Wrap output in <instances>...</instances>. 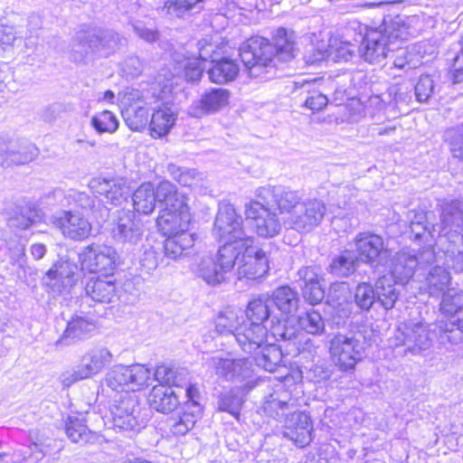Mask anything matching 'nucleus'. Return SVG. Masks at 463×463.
I'll list each match as a JSON object with an SVG mask.
<instances>
[{
    "label": "nucleus",
    "mask_w": 463,
    "mask_h": 463,
    "mask_svg": "<svg viewBox=\"0 0 463 463\" xmlns=\"http://www.w3.org/2000/svg\"><path fill=\"white\" fill-rule=\"evenodd\" d=\"M408 27L400 16L384 20L379 28L365 32L358 52L360 57L371 64L383 62L397 47V43L406 40Z\"/></svg>",
    "instance_id": "nucleus-1"
},
{
    "label": "nucleus",
    "mask_w": 463,
    "mask_h": 463,
    "mask_svg": "<svg viewBox=\"0 0 463 463\" xmlns=\"http://www.w3.org/2000/svg\"><path fill=\"white\" fill-rule=\"evenodd\" d=\"M125 40L113 30L87 27L78 31L71 43V59L83 62L88 56L108 57L123 45Z\"/></svg>",
    "instance_id": "nucleus-2"
},
{
    "label": "nucleus",
    "mask_w": 463,
    "mask_h": 463,
    "mask_svg": "<svg viewBox=\"0 0 463 463\" xmlns=\"http://www.w3.org/2000/svg\"><path fill=\"white\" fill-rule=\"evenodd\" d=\"M366 347L365 336L361 331L338 333L330 340L329 353L334 364L341 371L348 372L363 360Z\"/></svg>",
    "instance_id": "nucleus-3"
},
{
    "label": "nucleus",
    "mask_w": 463,
    "mask_h": 463,
    "mask_svg": "<svg viewBox=\"0 0 463 463\" xmlns=\"http://www.w3.org/2000/svg\"><path fill=\"white\" fill-rule=\"evenodd\" d=\"M151 374L142 364H118L107 373L105 383L115 394L135 393L148 384Z\"/></svg>",
    "instance_id": "nucleus-4"
},
{
    "label": "nucleus",
    "mask_w": 463,
    "mask_h": 463,
    "mask_svg": "<svg viewBox=\"0 0 463 463\" xmlns=\"http://www.w3.org/2000/svg\"><path fill=\"white\" fill-rule=\"evenodd\" d=\"M109 420L121 431H137L144 421L139 417V404L135 393L114 394L109 402Z\"/></svg>",
    "instance_id": "nucleus-5"
},
{
    "label": "nucleus",
    "mask_w": 463,
    "mask_h": 463,
    "mask_svg": "<svg viewBox=\"0 0 463 463\" xmlns=\"http://www.w3.org/2000/svg\"><path fill=\"white\" fill-rule=\"evenodd\" d=\"M432 333L430 326L422 322L405 323L397 327L393 335L389 339L392 347H403V354H420L427 350L432 344Z\"/></svg>",
    "instance_id": "nucleus-6"
},
{
    "label": "nucleus",
    "mask_w": 463,
    "mask_h": 463,
    "mask_svg": "<svg viewBox=\"0 0 463 463\" xmlns=\"http://www.w3.org/2000/svg\"><path fill=\"white\" fill-rule=\"evenodd\" d=\"M210 365L218 376L235 383H241L243 392H248L256 386V379L251 363L247 359H235L230 356L215 355L211 357Z\"/></svg>",
    "instance_id": "nucleus-7"
},
{
    "label": "nucleus",
    "mask_w": 463,
    "mask_h": 463,
    "mask_svg": "<svg viewBox=\"0 0 463 463\" xmlns=\"http://www.w3.org/2000/svg\"><path fill=\"white\" fill-rule=\"evenodd\" d=\"M356 258L360 263H365L372 268L377 269L385 265L391 257V250L384 243L382 236L370 232H359L354 239Z\"/></svg>",
    "instance_id": "nucleus-8"
},
{
    "label": "nucleus",
    "mask_w": 463,
    "mask_h": 463,
    "mask_svg": "<svg viewBox=\"0 0 463 463\" xmlns=\"http://www.w3.org/2000/svg\"><path fill=\"white\" fill-rule=\"evenodd\" d=\"M240 57L250 76L256 78L260 76L272 61L274 48L267 39L253 37L240 47Z\"/></svg>",
    "instance_id": "nucleus-9"
},
{
    "label": "nucleus",
    "mask_w": 463,
    "mask_h": 463,
    "mask_svg": "<svg viewBox=\"0 0 463 463\" xmlns=\"http://www.w3.org/2000/svg\"><path fill=\"white\" fill-rule=\"evenodd\" d=\"M326 212L322 200H302L292 214L283 217L284 224L298 232H309L321 223Z\"/></svg>",
    "instance_id": "nucleus-10"
},
{
    "label": "nucleus",
    "mask_w": 463,
    "mask_h": 463,
    "mask_svg": "<svg viewBox=\"0 0 463 463\" xmlns=\"http://www.w3.org/2000/svg\"><path fill=\"white\" fill-rule=\"evenodd\" d=\"M254 238L246 240L244 251L236 269L238 279L256 280L269 271V258L266 251L254 243Z\"/></svg>",
    "instance_id": "nucleus-11"
},
{
    "label": "nucleus",
    "mask_w": 463,
    "mask_h": 463,
    "mask_svg": "<svg viewBox=\"0 0 463 463\" xmlns=\"http://www.w3.org/2000/svg\"><path fill=\"white\" fill-rule=\"evenodd\" d=\"M241 223V217L237 214L235 208L230 203H223L220 205L215 217L213 235L220 242L227 241L246 242V240L253 237L246 234Z\"/></svg>",
    "instance_id": "nucleus-12"
},
{
    "label": "nucleus",
    "mask_w": 463,
    "mask_h": 463,
    "mask_svg": "<svg viewBox=\"0 0 463 463\" xmlns=\"http://www.w3.org/2000/svg\"><path fill=\"white\" fill-rule=\"evenodd\" d=\"M256 195L267 205L277 208L284 217L292 214L303 200L300 191L284 185L260 187Z\"/></svg>",
    "instance_id": "nucleus-13"
},
{
    "label": "nucleus",
    "mask_w": 463,
    "mask_h": 463,
    "mask_svg": "<svg viewBox=\"0 0 463 463\" xmlns=\"http://www.w3.org/2000/svg\"><path fill=\"white\" fill-rule=\"evenodd\" d=\"M268 206L259 201H250L245 204L246 222L263 238H272L281 230L277 214L271 213Z\"/></svg>",
    "instance_id": "nucleus-14"
},
{
    "label": "nucleus",
    "mask_w": 463,
    "mask_h": 463,
    "mask_svg": "<svg viewBox=\"0 0 463 463\" xmlns=\"http://www.w3.org/2000/svg\"><path fill=\"white\" fill-rule=\"evenodd\" d=\"M38 154L36 146L28 140L0 137V166L26 165L33 161Z\"/></svg>",
    "instance_id": "nucleus-15"
},
{
    "label": "nucleus",
    "mask_w": 463,
    "mask_h": 463,
    "mask_svg": "<svg viewBox=\"0 0 463 463\" xmlns=\"http://www.w3.org/2000/svg\"><path fill=\"white\" fill-rule=\"evenodd\" d=\"M113 360V354L106 347H98L87 352L80 360V364L70 376L63 379L67 386L71 383L92 377L99 373Z\"/></svg>",
    "instance_id": "nucleus-16"
},
{
    "label": "nucleus",
    "mask_w": 463,
    "mask_h": 463,
    "mask_svg": "<svg viewBox=\"0 0 463 463\" xmlns=\"http://www.w3.org/2000/svg\"><path fill=\"white\" fill-rule=\"evenodd\" d=\"M313 424L309 414L293 411L284 419L282 435L299 448H305L313 439Z\"/></svg>",
    "instance_id": "nucleus-17"
},
{
    "label": "nucleus",
    "mask_w": 463,
    "mask_h": 463,
    "mask_svg": "<svg viewBox=\"0 0 463 463\" xmlns=\"http://www.w3.org/2000/svg\"><path fill=\"white\" fill-rule=\"evenodd\" d=\"M83 269L91 273H110L114 270L117 252L106 245H92L84 249L80 256Z\"/></svg>",
    "instance_id": "nucleus-18"
},
{
    "label": "nucleus",
    "mask_w": 463,
    "mask_h": 463,
    "mask_svg": "<svg viewBox=\"0 0 463 463\" xmlns=\"http://www.w3.org/2000/svg\"><path fill=\"white\" fill-rule=\"evenodd\" d=\"M52 224L71 240L82 241L89 237L91 224L82 214L72 211H61L52 218Z\"/></svg>",
    "instance_id": "nucleus-19"
},
{
    "label": "nucleus",
    "mask_w": 463,
    "mask_h": 463,
    "mask_svg": "<svg viewBox=\"0 0 463 463\" xmlns=\"http://www.w3.org/2000/svg\"><path fill=\"white\" fill-rule=\"evenodd\" d=\"M150 112L138 90L125 95L122 117L126 125L133 131H142L150 122Z\"/></svg>",
    "instance_id": "nucleus-20"
},
{
    "label": "nucleus",
    "mask_w": 463,
    "mask_h": 463,
    "mask_svg": "<svg viewBox=\"0 0 463 463\" xmlns=\"http://www.w3.org/2000/svg\"><path fill=\"white\" fill-rule=\"evenodd\" d=\"M190 222V209L188 205H184L163 209L156 219V225L164 236H170L188 232Z\"/></svg>",
    "instance_id": "nucleus-21"
},
{
    "label": "nucleus",
    "mask_w": 463,
    "mask_h": 463,
    "mask_svg": "<svg viewBox=\"0 0 463 463\" xmlns=\"http://www.w3.org/2000/svg\"><path fill=\"white\" fill-rule=\"evenodd\" d=\"M231 92L222 88H211L202 94L200 99L192 103L188 113L194 118L213 114L225 108L230 101Z\"/></svg>",
    "instance_id": "nucleus-22"
},
{
    "label": "nucleus",
    "mask_w": 463,
    "mask_h": 463,
    "mask_svg": "<svg viewBox=\"0 0 463 463\" xmlns=\"http://www.w3.org/2000/svg\"><path fill=\"white\" fill-rule=\"evenodd\" d=\"M111 234L113 239L120 243L137 245L143 239L144 225L134 213L121 212Z\"/></svg>",
    "instance_id": "nucleus-23"
},
{
    "label": "nucleus",
    "mask_w": 463,
    "mask_h": 463,
    "mask_svg": "<svg viewBox=\"0 0 463 463\" xmlns=\"http://www.w3.org/2000/svg\"><path fill=\"white\" fill-rule=\"evenodd\" d=\"M89 187L93 193L104 196L106 203L116 206L125 202L130 194L128 183L122 178L96 177L90 181Z\"/></svg>",
    "instance_id": "nucleus-24"
},
{
    "label": "nucleus",
    "mask_w": 463,
    "mask_h": 463,
    "mask_svg": "<svg viewBox=\"0 0 463 463\" xmlns=\"http://www.w3.org/2000/svg\"><path fill=\"white\" fill-rule=\"evenodd\" d=\"M267 334V326L262 323L250 322L243 318L234 339L243 352L252 354L264 345Z\"/></svg>",
    "instance_id": "nucleus-25"
},
{
    "label": "nucleus",
    "mask_w": 463,
    "mask_h": 463,
    "mask_svg": "<svg viewBox=\"0 0 463 463\" xmlns=\"http://www.w3.org/2000/svg\"><path fill=\"white\" fill-rule=\"evenodd\" d=\"M297 282L301 288L303 298L310 305H317L325 298V289L320 284L317 268L313 266L302 267L297 273Z\"/></svg>",
    "instance_id": "nucleus-26"
},
{
    "label": "nucleus",
    "mask_w": 463,
    "mask_h": 463,
    "mask_svg": "<svg viewBox=\"0 0 463 463\" xmlns=\"http://www.w3.org/2000/svg\"><path fill=\"white\" fill-rule=\"evenodd\" d=\"M96 328V322L92 317L74 315L68 321L57 345H69L89 337Z\"/></svg>",
    "instance_id": "nucleus-27"
},
{
    "label": "nucleus",
    "mask_w": 463,
    "mask_h": 463,
    "mask_svg": "<svg viewBox=\"0 0 463 463\" xmlns=\"http://www.w3.org/2000/svg\"><path fill=\"white\" fill-rule=\"evenodd\" d=\"M78 268L69 261H59L48 270L47 278L54 291L69 292L78 280Z\"/></svg>",
    "instance_id": "nucleus-28"
},
{
    "label": "nucleus",
    "mask_w": 463,
    "mask_h": 463,
    "mask_svg": "<svg viewBox=\"0 0 463 463\" xmlns=\"http://www.w3.org/2000/svg\"><path fill=\"white\" fill-rule=\"evenodd\" d=\"M441 208V225L444 235L453 232L463 241V199L446 202Z\"/></svg>",
    "instance_id": "nucleus-29"
},
{
    "label": "nucleus",
    "mask_w": 463,
    "mask_h": 463,
    "mask_svg": "<svg viewBox=\"0 0 463 463\" xmlns=\"http://www.w3.org/2000/svg\"><path fill=\"white\" fill-rule=\"evenodd\" d=\"M417 268L414 250H401L391 258L390 272L395 283L407 284Z\"/></svg>",
    "instance_id": "nucleus-30"
},
{
    "label": "nucleus",
    "mask_w": 463,
    "mask_h": 463,
    "mask_svg": "<svg viewBox=\"0 0 463 463\" xmlns=\"http://www.w3.org/2000/svg\"><path fill=\"white\" fill-rule=\"evenodd\" d=\"M86 297L99 304H110L118 300L114 280L108 277H92L85 286Z\"/></svg>",
    "instance_id": "nucleus-31"
},
{
    "label": "nucleus",
    "mask_w": 463,
    "mask_h": 463,
    "mask_svg": "<svg viewBox=\"0 0 463 463\" xmlns=\"http://www.w3.org/2000/svg\"><path fill=\"white\" fill-rule=\"evenodd\" d=\"M148 402L152 409L162 413L173 411L180 403L178 395L172 387L164 384L152 388L148 395Z\"/></svg>",
    "instance_id": "nucleus-32"
},
{
    "label": "nucleus",
    "mask_w": 463,
    "mask_h": 463,
    "mask_svg": "<svg viewBox=\"0 0 463 463\" xmlns=\"http://www.w3.org/2000/svg\"><path fill=\"white\" fill-rule=\"evenodd\" d=\"M223 244L219 248L216 255V261L219 268L227 274L231 272L235 266H239V261L244 251V242L240 241H222Z\"/></svg>",
    "instance_id": "nucleus-33"
},
{
    "label": "nucleus",
    "mask_w": 463,
    "mask_h": 463,
    "mask_svg": "<svg viewBox=\"0 0 463 463\" xmlns=\"http://www.w3.org/2000/svg\"><path fill=\"white\" fill-rule=\"evenodd\" d=\"M176 121V113L168 106L156 109L150 116L149 128L155 138L167 135Z\"/></svg>",
    "instance_id": "nucleus-34"
},
{
    "label": "nucleus",
    "mask_w": 463,
    "mask_h": 463,
    "mask_svg": "<svg viewBox=\"0 0 463 463\" xmlns=\"http://www.w3.org/2000/svg\"><path fill=\"white\" fill-rule=\"evenodd\" d=\"M295 33L285 28H278L273 35L274 56L282 61L292 60L297 53Z\"/></svg>",
    "instance_id": "nucleus-35"
},
{
    "label": "nucleus",
    "mask_w": 463,
    "mask_h": 463,
    "mask_svg": "<svg viewBox=\"0 0 463 463\" xmlns=\"http://www.w3.org/2000/svg\"><path fill=\"white\" fill-rule=\"evenodd\" d=\"M360 264L355 253L346 250L332 259L327 271L337 278H348L356 271Z\"/></svg>",
    "instance_id": "nucleus-36"
},
{
    "label": "nucleus",
    "mask_w": 463,
    "mask_h": 463,
    "mask_svg": "<svg viewBox=\"0 0 463 463\" xmlns=\"http://www.w3.org/2000/svg\"><path fill=\"white\" fill-rule=\"evenodd\" d=\"M53 197L61 206L75 205L81 209L91 210L95 204L94 197L85 192H80L75 189H55Z\"/></svg>",
    "instance_id": "nucleus-37"
},
{
    "label": "nucleus",
    "mask_w": 463,
    "mask_h": 463,
    "mask_svg": "<svg viewBox=\"0 0 463 463\" xmlns=\"http://www.w3.org/2000/svg\"><path fill=\"white\" fill-rule=\"evenodd\" d=\"M134 209L142 214L148 215L156 208V195L152 183H143L132 194Z\"/></svg>",
    "instance_id": "nucleus-38"
},
{
    "label": "nucleus",
    "mask_w": 463,
    "mask_h": 463,
    "mask_svg": "<svg viewBox=\"0 0 463 463\" xmlns=\"http://www.w3.org/2000/svg\"><path fill=\"white\" fill-rule=\"evenodd\" d=\"M270 303L283 314H293L298 308V293L289 286L279 287L273 291Z\"/></svg>",
    "instance_id": "nucleus-39"
},
{
    "label": "nucleus",
    "mask_w": 463,
    "mask_h": 463,
    "mask_svg": "<svg viewBox=\"0 0 463 463\" xmlns=\"http://www.w3.org/2000/svg\"><path fill=\"white\" fill-rule=\"evenodd\" d=\"M155 379L165 386L182 387L186 385L189 373L186 369L172 365H158L154 373Z\"/></svg>",
    "instance_id": "nucleus-40"
},
{
    "label": "nucleus",
    "mask_w": 463,
    "mask_h": 463,
    "mask_svg": "<svg viewBox=\"0 0 463 463\" xmlns=\"http://www.w3.org/2000/svg\"><path fill=\"white\" fill-rule=\"evenodd\" d=\"M164 249L166 257L176 260L177 258L185 255L194 244V234L189 232H183L177 235L165 236Z\"/></svg>",
    "instance_id": "nucleus-41"
},
{
    "label": "nucleus",
    "mask_w": 463,
    "mask_h": 463,
    "mask_svg": "<svg viewBox=\"0 0 463 463\" xmlns=\"http://www.w3.org/2000/svg\"><path fill=\"white\" fill-rule=\"evenodd\" d=\"M213 66L208 69V76L212 82L223 84L233 80L239 72V66L231 59H222L213 62Z\"/></svg>",
    "instance_id": "nucleus-42"
},
{
    "label": "nucleus",
    "mask_w": 463,
    "mask_h": 463,
    "mask_svg": "<svg viewBox=\"0 0 463 463\" xmlns=\"http://www.w3.org/2000/svg\"><path fill=\"white\" fill-rule=\"evenodd\" d=\"M155 191L156 200L158 202H164L165 208H176L188 205L186 196L179 193L176 186L170 181H161Z\"/></svg>",
    "instance_id": "nucleus-43"
},
{
    "label": "nucleus",
    "mask_w": 463,
    "mask_h": 463,
    "mask_svg": "<svg viewBox=\"0 0 463 463\" xmlns=\"http://www.w3.org/2000/svg\"><path fill=\"white\" fill-rule=\"evenodd\" d=\"M194 273L208 285L216 286L225 280V273L211 257L203 258L197 264Z\"/></svg>",
    "instance_id": "nucleus-44"
},
{
    "label": "nucleus",
    "mask_w": 463,
    "mask_h": 463,
    "mask_svg": "<svg viewBox=\"0 0 463 463\" xmlns=\"http://www.w3.org/2000/svg\"><path fill=\"white\" fill-rule=\"evenodd\" d=\"M251 354L254 355L256 364L268 372L276 371L282 362V352L276 345H262L261 348Z\"/></svg>",
    "instance_id": "nucleus-45"
},
{
    "label": "nucleus",
    "mask_w": 463,
    "mask_h": 463,
    "mask_svg": "<svg viewBox=\"0 0 463 463\" xmlns=\"http://www.w3.org/2000/svg\"><path fill=\"white\" fill-rule=\"evenodd\" d=\"M428 292L430 297H439L446 293L450 282V275L447 269L439 265L430 269L426 278Z\"/></svg>",
    "instance_id": "nucleus-46"
},
{
    "label": "nucleus",
    "mask_w": 463,
    "mask_h": 463,
    "mask_svg": "<svg viewBox=\"0 0 463 463\" xmlns=\"http://www.w3.org/2000/svg\"><path fill=\"white\" fill-rule=\"evenodd\" d=\"M67 437L74 443H87L94 437L85 424V419L80 416H69L65 422Z\"/></svg>",
    "instance_id": "nucleus-47"
},
{
    "label": "nucleus",
    "mask_w": 463,
    "mask_h": 463,
    "mask_svg": "<svg viewBox=\"0 0 463 463\" xmlns=\"http://www.w3.org/2000/svg\"><path fill=\"white\" fill-rule=\"evenodd\" d=\"M375 288L376 301L386 310L393 308L400 297V291L390 282V279L386 276L379 278L375 283Z\"/></svg>",
    "instance_id": "nucleus-48"
},
{
    "label": "nucleus",
    "mask_w": 463,
    "mask_h": 463,
    "mask_svg": "<svg viewBox=\"0 0 463 463\" xmlns=\"http://www.w3.org/2000/svg\"><path fill=\"white\" fill-rule=\"evenodd\" d=\"M243 320V315L240 311L226 309L221 312L215 319V330L219 335H232L235 333Z\"/></svg>",
    "instance_id": "nucleus-49"
},
{
    "label": "nucleus",
    "mask_w": 463,
    "mask_h": 463,
    "mask_svg": "<svg viewBox=\"0 0 463 463\" xmlns=\"http://www.w3.org/2000/svg\"><path fill=\"white\" fill-rule=\"evenodd\" d=\"M269 304L270 298L268 296L253 298L245 311L247 320L264 325L270 316Z\"/></svg>",
    "instance_id": "nucleus-50"
},
{
    "label": "nucleus",
    "mask_w": 463,
    "mask_h": 463,
    "mask_svg": "<svg viewBox=\"0 0 463 463\" xmlns=\"http://www.w3.org/2000/svg\"><path fill=\"white\" fill-rule=\"evenodd\" d=\"M203 0H169L164 10L171 18L183 17L186 13H197L202 9Z\"/></svg>",
    "instance_id": "nucleus-51"
},
{
    "label": "nucleus",
    "mask_w": 463,
    "mask_h": 463,
    "mask_svg": "<svg viewBox=\"0 0 463 463\" xmlns=\"http://www.w3.org/2000/svg\"><path fill=\"white\" fill-rule=\"evenodd\" d=\"M167 173L183 186H192L203 179V174L196 169L182 167L175 164L168 165Z\"/></svg>",
    "instance_id": "nucleus-52"
},
{
    "label": "nucleus",
    "mask_w": 463,
    "mask_h": 463,
    "mask_svg": "<svg viewBox=\"0 0 463 463\" xmlns=\"http://www.w3.org/2000/svg\"><path fill=\"white\" fill-rule=\"evenodd\" d=\"M440 311L448 316L456 315L463 308V291L458 288H448L440 301Z\"/></svg>",
    "instance_id": "nucleus-53"
},
{
    "label": "nucleus",
    "mask_w": 463,
    "mask_h": 463,
    "mask_svg": "<svg viewBox=\"0 0 463 463\" xmlns=\"http://www.w3.org/2000/svg\"><path fill=\"white\" fill-rule=\"evenodd\" d=\"M401 43L402 42L397 43L395 50L390 52V53H393V66L401 70L416 68L420 63L418 55L414 50H410L408 47H401Z\"/></svg>",
    "instance_id": "nucleus-54"
},
{
    "label": "nucleus",
    "mask_w": 463,
    "mask_h": 463,
    "mask_svg": "<svg viewBox=\"0 0 463 463\" xmlns=\"http://www.w3.org/2000/svg\"><path fill=\"white\" fill-rule=\"evenodd\" d=\"M90 125L96 132L102 134L116 132L119 123L111 111L103 110L91 118Z\"/></svg>",
    "instance_id": "nucleus-55"
},
{
    "label": "nucleus",
    "mask_w": 463,
    "mask_h": 463,
    "mask_svg": "<svg viewBox=\"0 0 463 463\" xmlns=\"http://www.w3.org/2000/svg\"><path fill=\"white\" fill-rule=\"evenodd\" d=\"M439 339L442 344L449 342L453 345L463 342V326L460 321L440 322L439 326Z\"/></svg>",
    "instance_id": "nucleus-56"
},
{
    "label": "nucleus",
    "mask_w": 463,
    "mask_h": 463,
    "mask_svg": "<svg viewBox=\"0 0 463 463\" xmlns=\"http://www.w3.org/2000/svg\"><path fill=\"white\" fill-rule=\"evenodd\" d=\"M291 405L277 396L270 394L263 402V410L269 417L280 420L286 418L290 412Z\"/></svg>",
    "instance_id": "nucleus-57"
},
{
    "label": "nucleus",
    "mask_w": 463,
    "mask_h": 463,
    "mask_svg": "<svg viewBox=\"0 0 463 463\" xmlns=\"http://www.w3.org/2000/svg\"><path fill=\"white\" fill-rule=\"evenodd\" d=\"M302 329L311 335H321L325 330V322L319 312L311 309L298 317Z\"/></svg>",
    "instance_id": "nucleus-58"
},
{
    "label": "nucleus",
    "mask_w": 463,
    "mask_h": 463,
    "mask_svg": "<svg viewBox=\"0 0 463 463\" xmlns=\"http://www.w3.org/2000/svg\"><path fill=\"white\" fill-rule=\"evenodd\" d=\"M376 301V288L369 283H360L354 292V302L363 310L368 311Z\"/></svg>",
    "instance_id": "nucleus-59"
},
{
    "label": "nucleus",
    "mask_w": 463,
    "mask_h": 463,
    "mask_svg": "<svg viewBox=\"0 0 463 463\" xmlns=\"http://www.w3.org/2000/svg\"><path fill=\"white\" fill-rule=\"evenodd\" d=\"M271 333L278 340L293 341L297 338L298 329L295 324V319L287 318L283 321H278L271 326Z\"/></svg>",
    "instance_id": "nucleus-60"
},
{
    "label": "nucleus",
    "mask_w": 463,
    "mask_h": 463,
    "mask_svg": "<svg viewBox=\"0 0 463 463\" xmlns=\"http://www.w3.org/2000/svg\"><path fill=\"white\" fill-rule=\"evenodd\" d=\"M171 431L175 435L183 436L186 434L197 421V415L194 412L184 411L172 419Z\"/></svg>",
    "instance_id": "nucleus-61"
},
{
    "label": "nucleus",
    "mask_w": 463,
    "mask_h": 463,
    "mask_svg": "<svg viewBox=\"0 0 463 463\" xmlns=\"http://www.w3.org/2000/svg\"><path fill=\"white\" fill-rule=\"evenodd\" d=\"M242 402V398L235 394L233 391H231L221 396L218 406L221 411H227L235 418H238Z\"/></svg>",
    "instance_id": "nucleus-62"
},
{
    "label": "nucleus",
    "mask_w": 463,
    "mask_h": 463,
    "mask_svg": "<svg viewBox=\"0 0 463 463\" xmlns=\"http://www.w3.org/2000/svg\"><path fill=\"white\" fill-rule=\"evenodd\" d=\"M452 156L463 161V128H451L445 133Z\"/></svg>",
    "instance_id": "nucleus-63"
},
{
    "label": "nucleus",
    "mask_w": 463,
    "mask_h": 463,
    "mask_svg": "<svg viewBox=\"0 0 463 463\" xmlns=\"http://www.w3.org/2000/svg\"><path fill=\"white\" fill-rule=\"evenodd\" d=\"M131 26L137 36L147 43H152L159 39V33L152 23L147 24L141 20H134L131 22Z\"/></svg>",
    "instance_id": "nucleus-64"
}]
</instances>
